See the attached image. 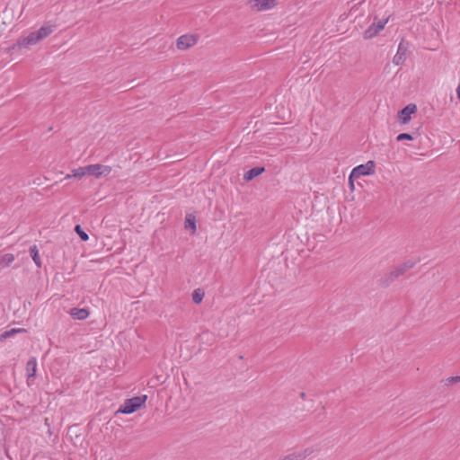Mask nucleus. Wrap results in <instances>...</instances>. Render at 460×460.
I'll return each instance as SVG.
<instances>
[{"mask_svg": "<svg viewBox=\"0 0 460 460\" xmlns=\"http://www.w3.org/2000/svg\"><path fill=\"white\" fill-rule=\"evenodd\" d=\"M86 174H87L86 166H82V167L72 170V173L67 174L64 179L66 180V179H70L73 177L75 179L80 180Z\"/></svg>", "mask_w": 460, "mask_h": 460, "instance_id": "2eb2a0df", "label": "nucleus"}, {"mask_svg": "<svg viewBox=\"0 0 460 460\" xmlns=\"http://www.w3.org/2000/svg\"><path fill=\"white\" fill-rule=\"evenodd\" d=\"M25 332V330L21 329V328H13V329L4 331L0 333V341H3L9 338H12L19 332Z\"/></svg>", "mask_w": 460, "mask_h": 460, "instance_id": "dca6fc26", "label": "nucleus"}, {"mask_svg": "<svg viewBox=\"0 0 460 460\" xmlns=\"http://www.w3.org/2000/svg\"><path fill=\"white\" fill-rule=\"evenodd\" d=\"M300 395H301V397H305V394L304 392H302V393L300 394Z\"/></svg>", "mask_w": 460, "mask_h": 460, "instance_id": "bb28decb", "label": "nucleus"}, {"mask_svg": "<svg viewBox=\"0 0 460 460\" xmlns=\"http://www.w3.org/2000/svg\"><path fill=\"white\" fill-rule=\"evenodd\" d=\"M357 178H351V173L349 174V188L351 190H353L355 189V186H354V180H356Z\"/></svg>", "mask_w": 460, "mask_h": 460, "instance_id": "393cba45", "label": "nucleus"}, {"mask_svg": "<svg viewBox=\"0 0 460 460\" xmlns=\"http://www.w3.org/2000/svg\"><path fill=\"white\" fill-rule=\"evenodd\" d=\"M204 296V293L200 289H195L192 293V300L195 304H199Z\"/></svg>", "mask_w": 460, "mask_h": 460, "instance_id": "6ab92c4d", "label": "nucleus"}, {"mask_svg": "<svg viewBox=\"0 0 460 460\" xmlns=\"http://www.w3.org/2000/svg\"><path fill=\"white\" fill-rule=\"evenodd\" d=\"M69 314L72 318L77 320H84L89 316V311L86 308L74 307L70 310Z\"/></svg>", "mask_w": 460, "mask_h": 460, "instance_id": "ddd939ff", "label": "nucleus"}, {"mask_svg": "<svg viewBox=\"0 0 460 460\" xmlns=\"http://www.w3.org/2000/svg\"><path fill=\"white\" fill-rule=\"evenodd\" d=\"M414 136L409 133H401L396 137V140L398 142L403 141V140H413Z\"/></svg>", "mask_w": 460, "mask_h": 460, "instance_id": "5701e85b", "label": "nucleus"}, {"mask_svg": "<svg viewBox=\"0 0 460 460\" xmlns=\"http://www.w3.org/2000/svg\"><path fill=\"white\" fill-rule=\"evenodd\" d=\"M416 262V261L409 260L396 266L392 270V271L394 272V276H395L396 278L402 276L406 271L412 269L415 266Z\"/></svg>", "mask_w": 460, "mask_h": 460, "instance_id": "9d476101", "label": "nucleus"}, {"mask_svg": "<svg viewBox=\"0 0 460 460\" xmlns=\"http://www.w3.org/2000/svg\"><path fill=\"white\" fill-rule=\"evenodd\" d=\"M456 94H457V98L460 100V84L458 85V87L456 89Z\"/></svg>", "mask_w": 460, "mask_h": 460, "instance_id": "a878e982", "label": "nucleus"}, {"mask_svg": "<svg viewBox=\"0 0 460 460\" xmlns=\"http://www.w3.org/2000/svg\"><path fill=\"white\" fill-rule=\"evenodd\" d=\"M53 32V27L51 25H43L39 30L31 32L28 36L20 39L17 44L21 48H26L37 44L43 39L47 38Z\"/></svg>", "mask_w": 460, "mask_h": 460, "instance_id": "f257e3e1", "label": "nucleus"}, {"mask_svg": "<svg viewBox=\"0 0 460 460\" xmlns=\"http://www.w3.org/2000/svg\"><path fill=\"white\" fill-rule=\"evenodd\" d=\"M409 43L402 40L398 45L397 52L393 58V62L396 66L402 65L408 55Z\"/></svg>", "mask_w": 460, "mask_h": 460, "instance_id": "423d86ee", "label": "nucleus"}, {"mask_svg": "<svg viewBox=\"0 0 460 460\" xmlns=\"http://www.w3.org/2000/svg\"><path fill=\"white\" fill-rule=\"evenodd\" d=\"M29 252H30V255L31 256L36 266L38 268H40L41 267V260H40V257L39 254V250H38L37 246L35 244L31 246L29 249Z\"/></svg>", "mask_w": 460, "mask_h": 460, "instance_id": "f3484780", "label": "nucleus"}, {"mask_svg": "<svg viewBox=\"0 0 460 460\" xmlns=\"http://www.w3.org/2000/svg\"><path fill=\"white\" fill-rule=\"evenodd\" d=\"M314 448L313 447H306L305 448L303 451L301 452H297L298 453V456H300V459L301 460H304L305 459L307 456H309L310 455H312L314 453Z\"/></svg>", "mask_w": 460, "mask_h": 460, "instance_id": "4be33fe9", "label": "nucleus"}, {"mask_svg": "<svg viewBox=\"0 0 460 460\" xmlns=\"http://www.w3.org/2000/svg\"><path fill=\"white\" fill-rule=\"evenodd\" d=\"M446 385H452L460 382V376H450L444 380Z\"/></svg>", "mask_w": 460, "mask_h": 460, "instance_id": "b1692460", "label": "nucleus"}, {"mask_svg": "<svg viewBox=\"0 0 460 460\" xmlns=\"http://www.w3.org/2000/svg\"><path fill=\"white\" fill-rule=\"evenodd\" d=\"M376 164L374 161H368L365 164H360L351 171V178H359L364 175H370L375 172Z\"/></svg>", "mask_w": 460, "mask_h": 460, "instance_id": "39448f33", "label": "nucleus"}, {"mask_svg": "<svg viewBox=\"0 0 460 460\" xmlns=\"http://www.w3.org/2000/svg\"><path fill=\"white\" fill-rule=\"evenodd\" d=\"M86 172L88 175H93L95 178H102L108 176L111 172V167L100 164L86 165Z\"/></svg>", "mask_w": 460, "mask_h": 460, "instance_id": "20e7f679", "label": "nucleus"}, {"mask_svg": "<svg viewBox=\"0 0 460 460\" xmlns=\"http://www.w3.org/2000/svg\"><path fill=\"white\" fill-rule=\"evenodd\" d=\"M397 278L394 276V272L391 270L388 273L383 274L378 279V285L382 288L389 287Z\"/></svg>", "mask_w": 460, "mask_h": 460, "instance_id": "f8f14e48", "label": "nucleus"}, {"mask_svg": "<svg viewBox=\"0 0 460 460\" xmlns=\"http://www.w3.org/2000/svg\"><path fill=\"white\" fill-rule=\"evenodd\" d=\"M37 371V359L36 358H31L26 364V374L28 380L31 377H34Z\"/></svg>", "mask_w": 460, "mask_h": 460, "instance_id": "4468645a", "label": "nucleus"}, {"mask_svg": "<svg viewBox=\"0 0 460 460\" xmlns=\"http://www.w3.org/2000/svg\"><path fill=\"white\" fill-rule=\"evenodd\" d=\"M14 261V256L12 253H5L0 257V265L8 267Z\"/></svg>", "mask_w": 460, "mask_h": 460, "instance_id": "a211bd4d", "label": "nucleus"}, {"mask_svg": "<svg viewBox=\"0 0 460 460\" xmlns=\"http://www.w3.org/2000/svg\"><path fill=\"white\" fill-rule=\"evenodd\" d=\"M198 41V36L193 34H185L178 38L176 46L178 49L184 50L194 46Z\"/></svg>", "mask_w": 460, "mask_h": 460, "instance_id": "0eeeda50", "label": "nucleus"}, {"mask_svg": "<svg viewBox=\"0 0 460 460\" xmlns=\"http://www.w3.org/2000/svg\"><path fill=\"white\" fill-rule=\"evenodd\" d=\"M147 395L135 396L127 399L124 403L119 408L117 412L123 414H131L137 411L142 405L145 404Z\"/></svg>", "mask_w": 460, "mask_h": 460, "instance_id": "f03ea898", "label": "nucleus"}, {"mask_svg": "<svg viewBox=\"0 0 460 460\" xmlns=\"http://www.w3.org/2000/svg\"><path fill=\"white\" fill-rule=\"evenodd\" d=\"M75 233L79 235L82 241H87L89 239L88 234L82 229L80 225L75 226Z\"/></svg>", "mask_w": 460, "mask_h": 460, "instance_id": "412c9836", "label": "nucleus"}, {"mask_svg": "<svg viewBox=\"0 0 460 460\" xmlns=\"http://www.w3.org/2000/svg\"><path fill=\"white\" fill-rule=\"evenodd\" d=\"M387 22L388 18L377 20V17H375L373 23L364 31V39L369 40L376 36L384 29Z\"/></svg>", "mask_w": 460, "mask_h": 460, "instance_id": "7ed1b4c3", "label": "nucleus"}, {"mask_svg": "<svg viewBox=\"0 0 460 460\" xmlns=\"http://www.w3.org/2000/svg\"><path fill=\"white\" fill-rule=\"evenodd\" d=\"M185 228H190L192 230V233H195L196 231V221L195 218H191L190 216L186 217L185 220Z\"/></svg>", "mask_w": 460, "mask_h": 460, "instance_id": "aec40b11", "label": "nucleus"}, {"mask_svg": "<svg viewBox=\"0 0 460 460\" xmlns=\"http://www.w3.org/2000/svg\"><path fill=\"white\" fill-rule=\"evenodd\" d=\"M417 107L415 104H408L398 112V119L401 124H406L411 119V115L415 113Z\"/></svg>", "mask_w": 460, "mask_h": 460, "instance_id": "1a4fd4ad", "label": "nucleus"}, {"mask_svg": "<svg viewBox=\"0 0 460 460\" xmlns=\"http://www.w3.org/2000/svg\"><path fill=\"white\" fill-rule=\"evenodd\" d=\"M264 171H265V168L262 167V166L253 167V168L248 170L243 174V180L246 181H250L253 180L255 177H257L260 174H261Z\"/></svg>", "mask_w": 460, "mask_h": 460, "instance_id": "9b49d317", "label": "nucleus"}, {"mask_svg": "<svg viewBox=\"0 0 460 460\" xmlns=\"http://www.w3.org/2000/svg\"><path fill=\"white\" fill-rule=\"evenodd\" d=\"M250 6L255 11H264L273 8L276 5V0H249Z\"/></svg>", "mask_w": 460, "mask_h": 460, "instance_id": "6e6552de", "label": "nucleus"}]
</instances>
